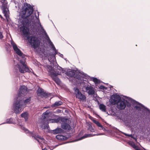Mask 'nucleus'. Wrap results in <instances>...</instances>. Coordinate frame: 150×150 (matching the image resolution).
<instances>
[{"label":"nucleus","instance_id":"obj_29","mask_svg":"<svg viewBox=\"0 0 150 150\" xmlns=\"http://www.w3.org/2000/svg\"><path fill=\"white\" fill-rule=\"evenodd\" d=\"M88 129L91 132H94V130L93 128L92 127L91 125H89L88 128Z\"/></svg>","mask_w":150,"mask_h":150},{"label":"nucleus","instance_id":"obj_6","mask_svg":"<svg viewBox=\"0 0 150 150\" xmlns=\"http://www.w3.org/2000/svg\"><path fill=\"white\" fill-rule=\"evenodd\" d=\"M129 101L133 104L137 105L134 106V108L136 110L140 111L144 110L146 111V113L150 114V111L142 104L131 98L129 99Z\"/></svg>","mask_w":150,"mask_h":150},{"label":"nucleus","instance_id":"obj_37","mask_svg":"<svg viewBox=\"0 0 150 150\" xmlns=\"http://www.w3.org/2000/svg\"><path fill=\"white\" fill-rule=\"evenodd\" d=\"M42 150H47V149L46 148H44L43 149H42Z\"/></svg>","mask_w":150,"mask_h":150},{"label":"nucleus","instance_id":"obj_11","mask_svg":"<svg viewBox=\"0 0 150 150\" xmlns=\"http://www.w3.org/2000/svg\"><path fill=\"white\" fill-rule=\"evenodd\" d=\"M121 100V97L118 95L115 94L112 95L110 97L109 101L112 104H115Z\"/></svg>","mask_w":150,"mask_h":150},{"label":"nucleus","instance_id":"obj_35","mask_svg":"<svg viewBox=\"0 0 150 150\" xmlns=\"http://www.w3.org/2000/svg\"><path fill=\"white\" fill-rule=\"evenodd\" d=\"M61 111V110H59V109H57V112H59Z\"/></svg>","mask_w":150,"mask_h":150},{"label":"nucleus","instance_id":"obj_23","mask_svg":"<svg viewBox=\"0 0 150 150\" xmlns=\"http://www.w3.org/2000/svg\"><path fill=\"white\" fill-rule=\"evenodd\" d=\"M56 138L57 139L60 140H64L66 139V137L62 135H57L56 136Z\"/></svg>","mask_w":150,"mask_h":150},{"label":"nucleus","instance_id":"obj_14","mask_svg":"<svg viewBox=\"0 0 150 150\" xmlns=\"http://www.w3.org/2000/svg\"><path fill=\"white\" fill-rule=\"evenodd\" d=\"M116 104L117 108L120 110L124 109L126 106V104L125 102L121 100L118 102Z\"/></svg>","mask_w":150,"mask_h":150},{"label":"nucleus","instance_id":"obj_12","mask_svg":"<svg viewBox=\"0 0 150 150\" xmlns=\"http://www.w3.org/2000/svg\"><path fill=\"white\" fill-rule=\"evenodd\" d=\"M83 87L85 88L86 91L87 92L89 95H93L94 94V88L91 86L89 85L88 84L86 85L84 84Z\"/></svg>","mask_w":150,"mask_h":150},{"label":"nucleus","instance_id":"obj_4","mask_svg":"<svg viewBox=\"0 0 150 150\" xmlns=\"http://www.w3.org/2000/svg\"><path fill=\"white\" fill-rule=\"evenodd\" d=\"M30 97L23 100V97H17L16 100L13 104V109L14 112L16 114L20 113L25 107L26 105L30 103Z\"/></svg>","mask_w":150,"mask_h":150},{"label":"nucleus","instance_id":"obj_19","mask_svg":"<svg viewBox=\"0 0 150 150\" xmlns=\"http://www.w3.org/2000/svg\"><path fill=\"white\" fill-rule=\"evenodd\" d=\"M90 119L92 120V121L96 124L97 126H98V127H100H100H102V125L98 121L95 120L92 117H90Z\"/></svg>","mask_w":150,"mask_h":150},{"label":"nucleus","instance_id":"obj_31","mask_svg":"<svg viewBox=\"0 0 150 150\" xmlns=\"http://www.w3.org/2000/svg\"><path fill=\"white\" fill-rule=\"evenodd\" d=\"M79 82L82 85H83V83L86 84V83H87V81H82V80H81V81H80Z\"/></svg>","mask_w":150,"mask_h":150},{"label":"nucleus","instance_id":"obj_17","mask_svg":"<svg viewBox=\"0 0 150 150\" xmlns=\"http://www.w3.org/2000/svg\"><path fill=\"white\" fill-rule=\"evenodd\" d=\"M37 94L39 96H44L46 95L43 90L40 88H39L37 90Z\"/></svg>","mask_w":150,"mask_h":150},{"label":"nucleus","instance_id":"obj_10","mask_svg":"<svg viewBox=\"0 0 150 150\" xmlns=\"http://www.w3.org/2000/svg\"><path fill=\"white\" fill-rule=\"evenodd\" d=\"M19 93L18 94V96L23 97L24 96L27 94L28 93L27 88L25 86H21L19 90Z\"/></svg>","mask_w":150,"mask_h":150},{"label":"nucleus","instance_id":"obj_20","mask_svg":"<svg viewBox=\"0 0 150 150\" xmlns=\"http://www.w3.org/2000/svg\"><path fill=\"white\" fill-rule=\"evenodd\" d=\"M14 120L13 118H11L10 119H8L6 120V121L5 122H4L1 124L0 125L5 123L8 124H14Z\"/></svg>","mask_w":150,"mask_h":150},{"label":"nucleus","instance_id":"obj_7","mask_svg":"<svg viewBox=\"0 0 150 150\" xmlns=\"http://www.w3.org/2000/svg\"><path fill=\"white\" fill-rule=\"evenodd\" d=\"M0 2L2 3L1 8L4 16L7 19L9 18V12L7 6V2L6 0H0Z\"/></svg>","mask_w":150,"mask_h":150},{"label":"nucleus","instance_id":"obj_13","mask_svg":"<svg viewBox=\"0 0 150 150\" xmlns=\"http://www.w3.org/2000/svg\"><path fill=\"white\" fill-rule=\"evenodd\" d=\"M30 136L32 138H33L34 139L37 140L39 142H45L44 139L42 137L37 134H34L33 132H30Z\"/></svg>","mask_w":150,"mask_h":150},{"label":"nucleus","instance_id":"obj_22","mask_svg":"<svg viewBox=\"0 0 150 150\" xmlns=\"http://www.w3.org/2000/svg\"><path fill=\"white\" fill-rule=\"evenodd\" d=\"M62 103V101H56L52 105V107H55L61 105Z\"/></svg>","mask_w":150,"mask_h":150},{"label":"nucleus","instance_id":"obj_5","mask_svg":"<svg viewBox=\"0 0 150 150\" xmlns=\"http://www.w3.org/2000/svg\"><path fill=\"white\" fill-rule=\"evenodd\" d=\"M47 67L48 69V71L50 74V75L52 78L53 80L57 84H59L60 83V80L57 77V76L58 75L60 74L61 73V71L59 70L60 72L58 71L57 73H56L53 71V68L52 66L48 65L47 66Z\"/></svg>","mask_w":150,"mask_h":150},{"label":"nucleus","instance_id":"obj_27","mask_svg":"<svg viewBox=\"0 0 150 150\" xmlns=\"http://www.w3.org/2000/svg\"><path fill=\"white\" fill-rule=\"evenodd\" d=\"M93 81L95 83H100V81L96 78H93L92 79Z\"/></svg>","mask_w":150,"mask_h":150},{"label":"nucleus","instance_id":"obj_9","mask_svg":"<svg viewBox=\"0 0 150 150\" xmlns=\"http://www.w3.org/2000/svg\"><path fill=\"white\" fill-rule=\"evenodd\" d=\"M76 71L73 70L67 71V76L70 77H74L75 79H76L79 80H81V76L78 74L76 73Z\"/></svg>","mask_w":150,"mask_h":150},{"label":"nucleus","instance_id":"obj_21","mask_svg":"<svg viewBox=\"0 0 150 150\" xmlns=\"http://www.w3.org/2000/svg\"><path fill=\"white\" fill-rule=\"evenodd\" d=\"M129 144L135 150H140V149L137 146H136L133 142H129Z\"/></svg>","mask_w":150,"mask_h":150},{"label":"nucleus","instance_id":"obj_34","mask_svg":"<svg viewBox=\"0 0 150 150\" xmlns=\"http://www.w3.org/2000/svg\"><path fill=\"white\" fill-rule=\"evenodd\" d=\"M100 129H102L104 131H105L106 130L105 129V128H104V127H103V126H102V127H100Z\"/></svg>","mask_w":150,"mask_h":150},{"label":"nucleus","instance_id":"obj_32","mask_svg":"<svg viewBox=\"0 0 150 150\" xmlns=\"http://www.w3.org/2000/svg\"><path fill=\"white\" fill-rule=\"evenodd\" d=\"M124 134L125 136H128L129 137H132V134H127L125 133H124Z\"/></svg>","mask_w":150,"mask_h":150},{"label":"nucleus","instance_id":"obj_33","mask_svg":"<svg viewBox=\"0 0 150 150\" xmlns=\"http://www.w3.org/2000/svg\"><path fill=\"white\" fill-rule=\"evenodd\" d=\"M3 37L2 33L0 32V39H1Z\"/></svg>","mask_w":150,"mask_h":150},{"label":"nucleus","instance_id":"obj_2","mask_svg":"<svg viewBox=\"0 0 150 150\" xmlns=\"http://www.w3.org/2000/svg\"><path fill=\"white\" fill-rule=\"evenodd\" d=\"M10 42L14 51L18 55L17 58L18 61L20 62V64H17L14 66V69L16 70V71L17 72L19 70V72L21 73L30 72V71L25 63V55L18 48L16 44L12 40H11Z\"/></svg>","mask_w":150,"mask_h":150},{"label":"nucleus","instance_id":"obj_26","mask_svg":"<svg viewBox=\"0 0 150 150\" xmlns=\"http://www.w3.org/2000/svg\"><path fill=\"white\" fill-rule=\"evenodd\" d=\"M60 120L62 123H67L69 121V120L67 119L62 117H60Z\"/></svg>","mask_w":150,"mask_h":150},{"label":"nucleus","instance_id":"obj_39","mask_svg":"<svg viewBox=\"0 0 150 150\" xmlns=\"http://www.w3.org/2000/svg\"><path fill=\"white\" fill-rule=\"evenodd\" d=\"M1 18H2V16H1Z\"/></svg>","mask_w":150,"mask_h":150},{"label":"nucleus","instance_id":"obj_25","mask_svg":"<svg viewBox=\"0 0 150 150\" xmlns=\"http://www.w3.org/2000/svg\"><path fill=\"white\" fill-rule=\"evenodd\" d=\"M100 109L103 112H105L106 110L105 106L103 104H100L99 106Z\"/></svg>","mask_w":150,"mask_h":150},{"label":"nucleus","instance_id":"obj_16","mask_svg":"<svg viewBox=\"0 0 150 150\" xmlns=\"http://www.w3.org/2000/svg\"><path fill=\"white\" fill-rule=\"evenodd\" d=\"M61 127L64 129L67 130H70L71 129L70 125L67 123H62Z\"/></svg>","mask_w":150,"mask_h":150},{"label":"nucleus","instance_id":"obj_36","mask_svg":"<svg viewBox=\"0 0 150 150\" xmlns=\"http://www.w3.org/2000/svg\"><path fill=\"white\" fill-rule=\"evenodd\" d=\"M59 56H60V57H63V55L62 54H60V53H59Z\"/></svg>","mask_w":150,"mask_h":150},{"label":"nucleus","instance_id":"obj_18","mask_svg":"<svg viewBox=\"0 0 150 150\" xmlns=\"http://www.w3.org/2000/svg\"><path fill=\"white\" fill-rule=\"evenodd\" d=\"M52 132L53 134H56L63 132V130L61 128H57L56 129L53 130Z\"/></svg>","mask_w":150,"mask_h":150},{"label":"nucleus","instance_id":"obj_8","mask_svg":"<svg viewBox=\"0 0 150 150\" xmlns=\"http://www.w3.org/2000/svg\"><path fill=\"white\" fill-rule=\"evenodd\" d=\"M74 94L76 98L80 100L86 101V97L83 94L79 89L76 88H74Z\"/></svg>","mask_w":150,"mask_h":150},{"label":"nucleus","instance_id":"obj_30","mask_svg":"<svg viewBox=\"0 0 150 150\" xmlns=\"http://www.w3.org/2000/svg\"><path fill=\"white\" fill-rule=\"evenodd\" d=\"M99 88L102 89H106L107 88L105 86L103 85H100L99 87Z\"/></svg>","mask_w":150,"mask_h":150},{"label":"nucleus","instance_id":"obj_28","mask_svg":"<svg viewBox=\"0 0 150 150\" xmlns=\"http://www.w3.org/2000/svg\"><path fill=\"white\" fill-rule=\"evenodd\" d=\"M21 128L24 132L26 133H28L29 132V130L26 128H25L23 126H21Z\"/></svg>","mask_w":150,"mask_h":150},{"label":"nucleus","instance_id":"obj_1","mask_svg":"<svg viewBox=\"0 0 150 150\" xmlns=\"http://www.w3.org/2000/svg\"><path fill=\"white\" fill-rule=\"evenodd\" d=\"M33 7L29 4L25 3L22 7L21 11L20 12L19 17L21 18L19 19V21L21 23L23 26L20 27V31L22 33L24 36L27 38L29 42L31 45L32 47L35 48L38 47L40 42L38 39L33 36H30L29 35V29L28 28L27 26L29 21L30 23L32 22L33 26H35L36 28L39 29L40 31L44 36L45 38L49 44L51 46L52 50L54 52V54L50 55V54L48 56V60L52 62L54 61L55 59V55L57 54V51L53 43L50 40L46 31L44 30L39 19V12H38V15L37 16L35 15L30 16L29 20L27 19L33 12Z\"/></svg>","mask_w":150,"mask_h":150},{"label":"nucleus","instance_id":"obj_24","mask_svg":"<svg viewBox=\"0 0 150 150\" xmlns=\"http://www.w3.org/2000/svg\"><path fill=\"white\" fill-rule=\"evenodd\" d=\"M28 113L27 112L23 113L21 115V116L24 118L25 121L28 119Z\"/></svg>","mask_w":150,"mask_h":150},{"label":"nucleus","instance_id":"obj_3","mask_svg":"<svg viewBox=\"0 0 150 150\" xmlns=\"http://www.w3.org/2000/svg\"><path fill=\"white\" fill-rule=\"evenodd\" d=\"M52 115L48 110L43 113L42 115L41 119L39 122L40 127L42 129H48L49 126L47 124L45 123V121L49 123H57L59 122L60 119L58 117L57 119H52L50 117Z\"/></svg>","mask_w":150,"mask_h":150},{"label":"nucleus","instance_id":"obj_38","mask_svg":"<svg viewBox=\"0 0 150 150\" xmlns=\"http://www.w3.org/2000/svg\"><path fill=\"white\" fill-rule=\"evenodd\" d=\"M58 146V145H56V146H55V147L57 146Z\"/></svg>","mask_w":150,"mask_h":150},{"label":"nucleus","instance_id":"obj_15","mask_svg":"<svg viewBox=\"0 0 150 150\" xmlns=\"http://www.w3.org/2000/svg\"><path fill=\"white\" fill-rule=\"evenodd\" d=\"M104 134L103 133H100L99 134H84V135L81 137L79 139H76L74 141H76L79 140H82L83 139H84V138H85L86 137H90L91 136H95L96 135H104Z\"/></svg>","mask_w":150,"mask_h":150}]
</instances>
